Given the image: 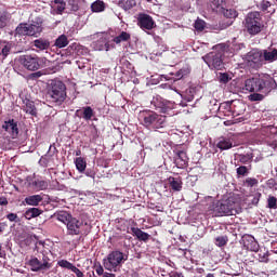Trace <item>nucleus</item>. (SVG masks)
Returning a JSON list of instances; mask_svg holds the SVG:
<instances>
[{
  "label": "nucleus",
  "instance_id": "nucleus-1",
  "mask_svg": "<svg viewBox=\"0 0 277 277\" xmlns=\"http://www.w3.org/2000/svg\"><path fill=\"white\" fill-rule=\"evenodd\" d=\"M241 203L236 196L211 201L208 206V213L212 216H234L241 213Z\"/></svg>",
  "mask_w": 277,
  "mask_h": 277
},
{
  "label": "nucleus",
  "instance_id": "nucleus-2",
  "mask_svg": "<svg viewBox=\"0 0 277 277\" xmlns=\"http://www.w3.org/2000/svg\"><path fill=\"white\" fill-rule=\"evenodd\" d=\"M45 97L50 104L62 106L67 98L66 83L57 79L51 80L50 83H48Z\"/></svg>",
  "mask_w": 277,
  "mask_h": 277
},
{
  "label": "nucleus",
  "instance_id": "nucleus-3",
  "mask_svg": "<svg viewBox=\"0 0 277 277\" xmlns=\"http://www.w3.org/2000/svg\"><path fill=\"white\" fill-rule=\"evenodd\" d=\"M276 88H277L276 80L275 78L269 77V75H266L264 77L248 78L245 81V89L252 94H254V92H260V91L276 90Z\"/></svg>",
  "mask_w": 277,
  "mask_h": 277
},
{
  "label": "nucleus",
  "instance_id": "nucleus-4",
  "mask_svg": "<svg viewBox=\"0 0 277 277\" xmlns=\"http://www.w3.org/2000/svg\"><path fill=\"white\" fill-rule=\"evenodd\" d=\"M57 220L66 225L68 235H84L85 234V225L88 222H83V220H79L78 217H74L72 214L66 211L58 212Z\"/></svg>",
  "mask_w": 277,
  "mask_h": 277
},
{
  "label": "nucleus",
  "instance_id": "nucleus-5",
  "mask_svg": "<svg viewBox=\"0 0 277 277\" xmlns=\"http://www.w3.org/2000/svg\"><path fill=\"white\" fill-rule=\"evenodd\" d=\"M129 260V254L115 249V251L108 252L107 256L103 259V266L106 271L117 272L121 269L123 263Z\"/></svg>",
  "mask_w": 277,
  "mask_h": 277
},
{
  "label": "nucleus",
  "instance_id": "nucleus-6",
  "mask_svg": "<svg viewBox=\"0 0 277 277\" xmlns=\"http://www.w3.org/2000/svg\"><path fill=\"white\" fill-rule=\"evenodd\" d=\"M18 62L28 71H37V69L47 67L49 61L44 56H37V54H22L18 57Z\"/></svg>",
  "mask_w": 277,
  "mask_h": 277
},
{
  "label": "nucleus",
  "instance_id": "nucleus-7",
  "mask_svg": "<svg viewBox=\"0 0 277 277\" xmlns=\"http://www.w3.org/2000/svg\"><path fill=\"white\" fill-rule=\"evenodd\" d=\"M140 119L142 120L145 128L161 129L166 126V117L158 115V113H155V110H142L140 113Z\"/></svg>",
  "mask_w": 277,
  "mask_h": 277
},
{
  "label": "nucleus",
  "instance_id": "nucleus-8",
  "mask_svg": "<svg viewBox=\"0 0 277 277\" xmlns=\"http://www.w3.org/2000/svg\"><path fill=\"white\" fill-rule=\"evenodd\" d=\"M245 27L249 35H259L261 34L264 24L262 22V16L260 15L259 11H252L248 13L246 16Z\"/></svg>",
  "mask_w": 277,
  "mask_h": 277
},
{
  "label": "nucleus",
  "instance_id": "nucleus-9",
  "mask_svg": "<svg viewBox=\"0 0 277 277\" xmlns=\"http://www.w3.org/2000/svg\"><path fill=\"white\" fill-rule=\"evenodd\" d=\"M27 265H29L32 273H40V271L44 273V271H49L52 267L51 258L47 256L44 252H42L41 260L37 256H31L28 260Z\"/></svg>",
  "mask_w": 277,
  "mask_h": 277
},
{
  "label": "nucleus",
  "instance_id": "nucleus-10",
  "mask_svg": "<svg viewBox=\"0 0 277 277\" xmlns=\"http://www.w3.org/2000/svg\"><path fill=\"white\" fill-rule=\"evenodd\" d=\"M203 62L210 67V69H222L224 67V62L222 58V53H215L214 51L205 54L202 56Z\"/></svg>",
  "mask_w": 277,
  "mask_h": 277
},
{
  "label": "nucleus",
  "instance_id": "nucleus-11",
  "mask_svg": "<svg viewBox=\"0 0 277 277\" xmlns=\"http://www.w3.org/2000/svg\"><path fill=\"white\" fill-rule=\"evenodd\" d=\"M246 58L250 66H263V51H260V49H251V51L247 53Z\"/></svg>",
  "mask_w": 277,
  "mask_h": 277
},
{
  "label": "nucleus",
  "instance_id": "nucleus-12",
  "mask_svg": "<svg viewBox=\"0 0 277 277\" xmlns=\"http://www.w3.org/2000/svg\"><path fill=\"white\" fill-rule=\"evenodd\" d=\"M138 26L142 29H153L155 27V21L151 15H147L146 13H140L138 15Z\"/></svg>",
  "mask_w": 277,
  "mask_h": 277
},
{
  "label": "nucleus",
  "instance_id": "nucleus-13",
  "mask_svg": "<svg viewBox=\"0 0 277 277\" xmlns=\"http://www.w3.org/2000/svg\"><path fill=\"white\" fill-rule=\"evenodd\" d=\"M2 129L11 134L12 138H17L19 129L17 121H15L14 119L4 121V123L2 124Z\"/></svg>",
  "mask_w": 277,
  "mask_h": 277
},
{
  "label": "nucleus",
  "instance_id": "nucleus-14",
  "mask_svg": "<svg viewBox=\"0 0 277 277\" xmlns=\"http://www.w3.org/2000/svg\"><path fill=\"white\" fill-rule=\"evenodd\" d=\"M57 265L60 267H62L63 269H69L72 273H75V275L77 277H84V273H82V271H80V268H78L76 265H74V263L68 262V260H58Z\"/></svg>",
  "mask_w": 277,
  "mask_h": 277
},
{
  "label": "nucleus",
  "instance_id": "nucleus-15",
  "mask_svg": "<svg viewBox=\"0 0 277 277\" xmlns=\"http://www.w3.org/2000/svg\"><path fill=\"white\" fill-rule=\"evenodd\" d=\"M174 153H175L176 167L180 168V169L186 168V166L188 163V158H187L186 150L175 149Z\"/></svg>",
  "mask_w": 277,
  "mask_h": 277
},
{
  "label": "nucleus",
  "instance_id": "nucleus-16",
  "mask_svg": "<svg viewBox=\"0 0 277 277\" xmlns=\"http://www.w3.org/2000/svg\"><path fill=\"white\" fill-rule=\"evenodd\" d=\"M242 240L243 246L247 247L249 251H259V243L252 234H245Z\"/></svg>",
  "mask_w": 277,
  "mask_h": 277
},
{
  "label": "nucleus",
  "instance_id": "nucleus-17",
  "mask_svg": "<svg viewBox=\"0 0 277 277\" xmlns=\"http://www.w3.org/2000/svg\"><path fill=\"white\" fill-rule=\"evenodd\" d=\"M95 115V110L91 107V105H87L85 107H82L81 109H77L76 110V116L77 117H83L84 120L89 121L92 120V118Z\"/></svg>",
  "mask_w": 277,
  "mask_h": 277
},
{
  "label": "nucleus",
  "instance_id": "nucleus-18",
  "mask_svg": "<svg viewBox=\"0 0 277 277\" xmlns=\"http://www.w3.org/2000/svg\"><path fill=\"white\" fill-rule=\"evenodd\" d=\"M32 45L36 48V50L45 51L51 48V42L48 38H37L34 40Z\"/></svg>",
  "mask_w": 277,
  "mask_h": 277
},
{
  "label": "nucleus",
  "instance_id": "nucleus-19",
  "mask_svg": "<svg viewBox=\"0 0 277 277\" xmlns=\"http://www.w3.org/2000/svg\"><path fill=\"white\" fill-rule=\"evenodd\" d=\"M263 62H275L277 61V49H264L262 51Z\"/></svg>",
  "mask_w": 277,
  "mask_h": 277
},
{
  "label": "nucleus",
  "instance_id": "nucleus-20",
  "mask_svg": "<svg viewBox=\"0 0 277 277\" xmlns=\"http://www.w3.org/2000/svg\"><path fill=\"white\" fill-rule=\"evenodd\" d=\"M132 234L136 236L140 241H148L150 240V234L145 233V230L140 229L138 227H131Z\"/></svg>",
  "mask_w": 277,
  "mask_h": 277
},
{
  "label": "nucleus",
  "instance_id": "nucleus-21",
  "mask_svg": "<svg viewBox=\"0 0 277 277\" xmlns=\"http://www.w3.org/2000/svg\"><path fill=\"white\" fill-rule=\"evenodd\" d=\"M169 185L172 190L180 192L183 189V181L182 177H174L170 176L168 177Z\"/></svg>",
  "mask_w": 277,
  "mask_h": 277
},
{
  "label": "nucleus",
  "instance_id": "nucleus-22",
  "mask_svg": "<svg viewBox=\"0 0 277 277\" xmlns=\"http://www.w3.org/2000/svg\"><path fill=\"white\" fill-rule=\"evenodd\" d=\"M43 211L39 209L38 207H30V209H27L24 213L25 219L31 220V219H37L42 214Z\"/></svg>",
  "mask_w": 277,
  "mask_h": 277
},
{
  "label": "nucleus",
  "instance_id": "nucleus-23",
  "mask_svg": "<svg viewBox=\"0 0 277 277\" xmlns=\"http://www.w3.org/2000/svg\"><path fill=\"white\" fill-rule=\"evenodd\" d=\"M131 40V32L121 31L117 37L113 38L115 44H121L122 42H129Z\"/></svg>",
  "mask_w": 277,
  "mask_h": 277
},
{
  "label": "nucleus",
  "instance_id": "nucleus-24",
  "mask_svg": "<svg viewBox=\"0 0 277 277\" xmlns=\"http://www.w3.org/2000/svg\"><path fill=\"white\" fill-rule=\"evenodd\" d=\"M43 198L41 195H31V196H26L25 202L28 206H34L38 207L40 202H42Z\"/></svg>",
  "mask_w": 277,
  "mask_h": 277
},
{
  "label": "nucleus",
  "instance_id": "nucleus-25",
  "mask_svg": "<svg viewBox=\"0 0 277 277\" xmlns=\"http://www.w3.org/2000/svg\"><path fill=\"white\" fill-rule=\"evenodd\" d=\"M216 147L221 150H228L233 147V142L230 138H220Z\"/></svg>",
  "mask_w": 277,
  "mask_h": 277
},
{
  "label": "nucleus",
  "instance_id": "nucleus-26",
  "mask_svg": "<svg viewBox=\"0 0 277 277\" xmlns=\"http://www.w3.org/2000/svg\"><path fill=\"white\" fill-rule=\"evenodd\" d=\"M75 163H76V169H78L79 173H85V169L88 167L85 158H83L82 156H79L78 158H76Z\"/></svg>",
  "mask_w": 277,
  "mask_h": 277
},
{
  "label": "nucleus",
  "instance_id": "nucleus-27",
  "mask_svg": "<svg viewBox=\"0 0 277 277\" xmlns=\"http://www.w3.org/2000/svg\"><path fill=\"white\" fill-rule=\"evenodd\" d=\"M66 10V0H54V11L56 15H63Z\"/></svg>",
  "mask_w": 277,
  "mask_h": 277
},
{
  "label": "nucleus",
  "instance_id": "nucleus-28",
  "mask_svg": "<svg viewBox=\"0 0 277 277\" xmlns=\"http://www.w3.org/2000/svg\"><path fill=\"white\" fill-rule=\"evenodd\" d=\"M105 8L106 4L103 2V0H95V2L91 4V10L93 13H101L102 11H105Z\"/></svg>",
  "mask_w": 277,
  "mask_h": 277
},
{
  "label": "nucleus",
  "instance_id": "nucleus-29",
  "mask_svg": "<svg viewBox=\"0 0 277 277\" xmlns=\"http://www.w3.org/2000/svg\"><path fill=\"white\" fill-rule=\"evenodd\" d=\"M12 50V43L11 42H3L1 43V53L0 55L2 56V58H6Z\"/></svg>",
  "mask_w": 277,
  "mask_h": 277
},
{
  "label": "nucleus",
  "instance_id": "nucleus-30",
  "mask_svg": "<svg viewBox=\"0 0 277 277\" xmlns=\"http://www.w3.org/2000/svg\"><path fill=\"white\" fill-rule=\"evenodd\" d=\"M68 44H69V40H68V37H66V35H61L55 40L56 48H60V49L66 48V45Z\"/></svg>",
  "mask_w": 277,
  "mask_h": 277
},
{
  "label": "nucleus",
  "instance_id": "nucleus-31",
  "mask_svg": "<svg viewBox=\"0 0 277 277\" xmlns=\"http://www.w3.org/2000/svg\"><path fill=\"white\" fill-rule=\"evenodd\" d=\"M43 24H44V16H42V15L35 16V26L38 29L37 35L42 34Z\"/></svg>",
  "mask_w": 277,
  "mask_h": 277
},
{
  "label": "nucleus",
  "instance_id": "nucleus-32",
  "mask_svg": "<svg viewBox=\"0 0 277 277\" xmlns=\"http://www.w3.org/2000/svg\"><path fill=\"white\" fill-rule=\"evenodd\" d=\"M175 107V102H163L162 105H160V111L167 113V115H170L172 109Z\"/></svg>",
  "mask_w": 277,
  "mask_h": 277
},
{
  "label": "nucleus",
  "instance_id": "nucleus-33",
  "mask_svg": "<svg viewBox=\"0 0 277 277\" xmlns=\"http://www.w3.org/2000/svg\"><path fill=\"white\" fill-rule=\"evenodd\" d=\"M16 35L29 36V24H18L15 28Z\"/></svg>",
  "mask_w": 277,
  "mask_h": 277
},
{
  "label": "nucleus",
  "instance_id": "nucleus-34",
  "mask_svg": "<svg viewBox=\"0 0 277 277\" xmlns=\"http://www.w3.org/2000/svg\"><path fill=\"white\" fill-rule=\"evenodd\" d=\"M119 5L123 10L129 11V10H132L134 5H136V0H120Z\"/></svg>",
  "mask_w": 277,
  "mask_h": 277
},
{
  "label": "nucleus",
  "instance_id": "nucleus-35",
  "mask_svg": "<svg viewBox=\"0 0 277 277\" xmlns=\"http://www.w3.org/2000/svg\"><path fill=\"white\" fill-rule=\"evenodd\" d=\"M192 69L188 67V65H185L182 67L179 71L175 72V77L177 80H181V78L187 77Z\"/></svg>",
  "mask_w": 277,
  "mask_h": 277
},
{
  "label": "nucleus",
  "instance_id": "nucleus-36",
  "mask_svg": "<svg viewBox=\"0 0 277 277\" xmlns=\"http://www.w3.org/2000/svg\"><path fill=\"white\" fill-rule=\"evenodd\" d=\"M26 113H28L29 115H32L34 117H36L37 115V110H36V105L34 104V102H31L30 100H28L26 102L25 105V109Z\"/></svg>",
  "mask_w": 277,
  "mask_h": 277
},
{
  "label": "nucleus",
  "instance_id": "nucleus-37",
  "mask_svg": "<svg viewBox=\"0 0 277 277\" xmlns=\"http://www.w3.org/2000/svg\"><path fill=\"white\" fill-rule=\"evenodd\" d=\"M228 236H216L215 238V246L216 247H225L228 243Z\"/></svg>",
  "mask_w": 277,
  "mask_h": 277
},
{
  "label": "nucleus",
  "instance_id": "nucleus-38",
  "mask_svg": "<svg viewBox=\"0 0 277 277\" xmlns=\"http://www.w3.org/2000/svg\"><path fill=\"white\" fill-rule=\"evenodd\" d=\"M38 36V29L36 27V21L32 18L31 24H28V37H37Z\"/></svg>",
  "mask_w": 277,
  "mask_h": 277
},
{
  "label": "nucleus",
  "instance_id": "nucleus-39",
  "mask_svg": "<svg viewBox=\"0 0 277 277\" xmlns=\"http://www.w3.org/2000/svg\"><path fill=\"white\" fill-rule=\"evenodd\" d=\"M268 209H277V198L276 196L269 195L267 198Z\"/></svg>",
  "mask_w": 277,
  "mask_h": 277
},
{
  "label": "nucleus",
  "instance_id": "nucleus-40",
  "mask_svg": "<svg viewBox=\"0 0 277 277\" xmlns=\"http://www.w3.org/2000/svg\"><path fill=\"white\" fill-rule=\"evenodd\" d=\"M8 26V13L0 11V29Z\"/></svg>",
  "mask_w": 277,
  "mask_h": 277
},
{
  "label": "nucleus",
  "instance_id": "nucleus-41",
  "mask_svg": "<svg viewBox=\"0 0 277 277\" xmlns=\"http://www.w3.org/2000/svg\"><path fill=\"white\" fill-rule=\"evenodd\" d=\"M238 160L240 163H249L252 162L253 156L252 155H238Z\"/></svg>",
  "mask_w": 277,
  "mask_h": 277
},
{
  "label": "nucleus",
  "instance_id": "nucleus-42",
  "mask_svg": "<svg viewBox=\"0 0 277 277\" xmlns=\"http://www.w3.org/2000/svg\"><path fill=\"white\" fill-rule=\"evenodd\" d=\"M206 22L202 21L201 18H197V21L195 22V29L197 31H203V29H206Z\"/></svg>",
  "mask_w": 277,
  "mask_h": 277
},
{
  "label": "nucleus",
  "instance_id": "nucleus-43",
  "mask_svg": "<svg viewBox=\"0 0 277 277\" xmlns=\"http://www.w3.org/2000/svg\"><path fill=\"white\" fill-rule=\"evenodd\" d=\"M263 98H265L264 94L260 93V92H254L252 94H250L249 100L252 102H259V101H263Z\"/></svg>",
  "mask_w": 277,
  "mask_h": 277
},
{
  "label": "nucleus",
  "instance_id": "nucleus-44",
  "mask_svg": "<svg viewBox=\"0 0 277 277\" xmlns=\"http://www.w3.org/2000/svg\"><path fill=\"white\" fill-rule=\"evenodd\" d=\"M258 259L262 263H268L269 262V252L268 251H266V252H259Z\"/></svg>",
  "mask_w": 277,
  "mask_h": 277
},
{
  "label": "nucleus",
  "instance_id": "nucleus-45",
  "mask_svg": "<svg viewBox=\"0 0 277 277\" xmlns=\"http://www.w3.org/2000/svg\"><path fill=\"white\" fill-rule=\"evenodd\" d=\"M245 184L247 187H255L259 185V180L256 177H247Z\"/></svg>",
  "mask_w": 277,
  "mask_h": 277
},
{
  "label": "nucleus",
  "instance_id": "nucleus-46",
  "mask_svg": "<svg viewBox=\"0 0 277 277\" xmlns=\"http://www.w3.org/2000/svg\"><path fill=\"white\" fill-rule=\"evenodd\" d=\"M223 15L227 18H236V16H238V13L236 10H223Z\"/></svg>",
  "mask_w": 277,
  "mask_h": 277
},
{
  "label": "nucleus",
  "instance_id": "nucleus-47",
  "mask_svg": "<svg viewBox=\"0 0 277 277\" xmlns=\"http://www.w3.org/2000/svg\"><path fill=\"white\" fill-rule=\"evenodd\" d=\"M236 173L238 176H246L249 173V169L246 166H240L236 169Z\"/></svg>",
  "mask_w": 277,
  "mask_h": 277
},
{
  "label": "nucleus",
  "instance_id": "nucleus-48",
  "mask_svg": "<svg viewBox=\"0 0 277 277\" xmlns=\"http://www.w3.org/2000/svg\"><path fill=\"white\" fill-rule=\"evenodd\" d=\"M78 50H80L79 43H71L67 48V51L70 55H75V53H77Z\"/></svg>",
  "mask_w": 277,
  "mask_h": 277
},
{
  "label": "nucleus",
  "instance_id": "nucleus-49",
  "mask_svg": "<svg viewBox=\"0 0 277 277\" xmlns=\"http://www.w3.org/2000/svg\"><path fill=\"white\" fill-rule=\"evenodd\" d=\"M6 219L10 222H15V223L21 222V217H18V215L15 212H9V214H6Z\"/></svg>",
  "mask_w": 277,
  "mask_h": 277
},
{
  "label": "nucleus",
  "instance_id": "nucleus-50",
  "mask_svg": "<svg viewBox=\"0 0 277 277\" xmlns=\"http://www.w3.org/2000/svg\"><path fill=\"white\" fill-rule=\"evenodd\" d=\"M71 11H79V0H67Z\"/></svg>",
  "mask_w": 277,
  "mask_h": 277
},
{
  "label": "nucleus",
  "instance_id": "nucleus-51",
  "mask_svg": "<svg viewBox=\"0 0 277 277\" xmlns=\"http://www.w3.org/2000/svg\"><path fill=\"white\" fill-rule=\"evenodd\" d=\"M211 8L213 11H217L220 8H223V0H213Z\"/></svg>",
  "mask_w": 277,
  "mask_h": 277
},
{
  "label": "nucleus",
  "instance_id": "nucleus-52",
  "mask_svg": "<svg viewBox=\"0 0 277 277\" xmlns=\"http://www.w3.org/2000/svg\"><path fill=\"white\" fill-rule=\"evenodd\" d=\"M219 78H220V82H222V83H228L230 80L228 72H220Z\"/></svg>",
  "mask_w": 277,
  "mask_h": 277
},
{
  "label": "nucleus",
  "instance_id": "nucleus-53",
  "mask_svg": "<svg viewBox=\"0 0 277 277\" xmlns=\"http://www.w3.org/2000/svg\"><path fill=\"white\" fill-rule=\"evenodd\" d=\"M96 174L97 173H96L94 167H92L91 169H87V171H85V175L93 180H95Z\"/></svg>",
  "mask_w": 277,
  "mask_h": 277
},
{
  "label": "nucleus",
  "instance_id": "nucleus-54",
  "mask_svg": "<svg viewBox=\"0 0 277 277\" xmlns=\"http://www.w3.org/2000/svg\"><path fill=\"white\" fill-rule=\"evenodd\" d=\"M271 5L272 4H271L269 0H262L260 8L262 11H267Z\"/></svg>",
  "mask_w": 277,
  "mask_h": 277
},
{
  "label": "nucleus",
  "instance_id": "nucleus-55",
  "mask_svg": "<svg viewBox=\"0 0 277 277\" xmlns=\"http://www.w3.org/2000/svg\"><path fill=\"white\" fill-rule=\"evenodd\" d=\"M261 197H262V193H256L255 196H253V199H252L253 206H258Z\"/></svg>",
  "mask_w": 277,
  "mask_h": 277
},
{
  "label": "nucleus",
  "instance_id": "nucleus-56",
  "mask_svg": "<svg viewBox=\"0 0 277 277\" xmlns=\"http://www.w3.org/2000/svg\"><path fill=\"white\" fill-rule=\"evenodd\" d=\"M37 185L40 187V189H48L49 184L44 180H41V181L37 182Z\"/></svg>",
  "mask_w": 277,
  "mask_h": 277
},
{
  "label": "nucleus",
  "instance_id": "nucleus-57",
  "mask_svg": "<svg viewBox=\"0 0 277 277\" xmlns=\"http://www.w3.org/2000/svg\"><path fill=\"white\" fill-rule=\"evenodd\" d=\"M95 273H97L98 276L104 275V268H103V266L101 265V263L95 266Z\"/></svg>",
  "mask_w": 277,
  "mask_h": 277
},
{
  "label": "nucleus",
  "instance_id": "nucleus-58",
  "mask_svg": "<svg viewBox=\"0 0 277 277\" xmlns=\"http://www.w3.org/2000/svg\"><path fill=\"white\" fill-rule=\"evenodd\" d=\"M261 133L264 134V135L272 133V127L266 126L265 128H262Z\"/></svg>",
  "mask_w": 277,
  "mask_h": 277
},
{
  "label": "nucleus",
  "instance_id": "nucleus-59",
  "mask_svg": "<svg viewBox=\"0 0 277 277\" xmlns=\"http://www.w3.org/2000/svg\"><path fill=\"white\" fill-rule=\"evenodd\" d=\"M39 69H37L36 71L31 72L30 78L32 79H37L42 77V71H38Z\"/></svg>",
  "mask_w": 277,
  "mask_h": 277
},
{
  "label": "nucleus",
  "instance_id": "nucleus-60",
  "mask_svg": "<svg viewBox=\"0 0 277 277\" xmlns=\"http://www.w3.org/2000/svg\"><path fill=\"white\" fill-rule=\"evenodd\" d=\"M9 200L5 196H0V206H8Z\"/></svg>",
  "mask_w": 277,
  "mask_h": 277
},
{
  "label": "nucleus",
  "instance_id": "nucleus-61",
  "mask_svg": "<svg viewBox=\"0 0 277 277\" xmlns=\"http://www.w3.org/2000/svg\"><path fill=\"white\" fill-rule=\"evenodd\" d=\"M170 277H185L183 273L172 272L170 273Z\"/></svg>",
  "mask_w": 277,
  "mask_h": 277
},
{
  "label": "nucleus",
  "instance_id": "nucleus-62",
  "mask_svg": "<svg viewBox=\"0 0 277 277\" xmlns=\"http://www.w3.org/2000/svg\"><path fill=\"white\" fill-rule=\"evenodd\" d=\"M195 273H197V275H205V273H206V271H205V268H202V267H197L196 269H195Z\"/></svg>",
  "mask_w": 277,
  "mask_h": 277
},
{
  "label": "nucleus",
  "instance_id": "nucleus-63",
  "mask_svg": "<svg viewBox=\"0 0 277 277\" xmlns=\"http://www.w3.org/2000/svg\"><path fill=\"white\" fill-rule=\"evenodd\" d=\"M102 277H116V274H113V272H110V273H105V274H103Z\"/></svg>",
  "mask_w": 277,
  "mask_h": 277
},
{
  "label": "nucleus",
  "instance_id": "nucleus-64",
  "mask_svg": "<svg viewBox=\"0 0 277 277\" xmlns=\"http://www.w3.org/2000/svg\"><path fill=\"white\" fill-rule=\"evenodd\" d=\"M131 277H140V274L134 271V272L131 274Z\"/></svg>",
  "mask_w": 277,
  "mask_h": 277
}]
</instances>
